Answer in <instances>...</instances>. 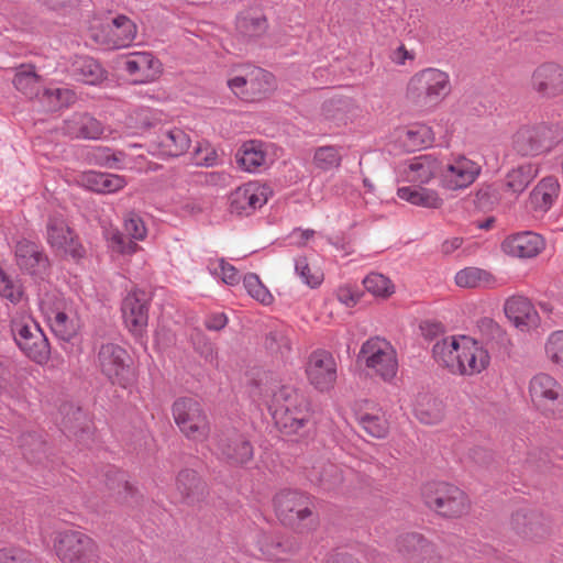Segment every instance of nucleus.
Returning <instances> with one entry per match:
<instances>
[{
	"instance_id": "1",
	"label": "nucleus",
	"mask_w": 563,
	"mask_h": 563,
	"mask_svg": "<svg viewBox=\"0 0 563 563\" xmlns=\"http://www.w3.org/2000/svg\"><path fill=\"white\" fill-rule=\"evenodd\" d=\"M432 355L450 373L463 376L482 373L490 361L487 350L467 335H450L437 341Z\"/></svg>"
},
{
	"instance_id": "2",
	"label": "nucleus",
	"mask_w": 563,
	"mask_h": 563,
	"mask_svg": "<svg viewBox=\"0 0 563 563\" xmlns=\"http://www.w3.org/2000/svg\"><path fill=\"white\" fill-rule=\"evenodd\" d=\"M268 409L278 428L285 433H299L311 423L312 411L307 397L290 385L272 388Z\"/></svg>"
},
{
	"instance_id": "3",
	"label": "nucleus",
	"mask_w": 563,
	"mask_h": 563,
	"mask_svg": "<svg viewBox=\"0 0 563 563\" xmlns=\"http://www.w3.org/2000/svg\"><path fill=\"white\" fill-rule=\"evenodd\" d=\"M275 515L280 523L298 533L314 531L319 517L311 497L302 492L285 489L274 497Z\"/></svg>"
},
{
	"instance_id": "4",
	"label": "nucleus",
	"mask_w": 563,
	"mask_h": 563,
	"mask_svg": "<svg viewBox=\"0 0 563 563\" xmlns=\"http://www.w3.org/2000/svg\"><path fill=\"white\" fill-rule=\"evenodd\" d=\"M450 92V75L434 67L417 71L407 85V98L420 108L439 106Z\"/></svg>"
},
{
	"instance_id": "5",
	"label": "nucleus",
	"mask_w": 563,
	"mask_h": 563,
	"mask_svg": "<svg viewBox=\"0 0 563 563\" xmlns=\"http://www.w3.org/2000/svg\"><path fill=\"white\" fill-rule=\"evenodd\" d=\"M10 331L20 351L31 361L38 365L49 361L48 339L31 314L23 311L12 316Z\"/></svg>"
},
{
	"instance_id": "6",
	"label": "nucleus",
	"mask_w": 563,
	"mask_h": 563,
	"mask_svg": "<svg viewBox=\"0 0 563 563\" xmlns=\"http://www.w3.org/2000/svg\"><path fill=\"white\" fill-rule=\"evenodd\" d=\"M53 550L62 563H98V543L87 533L75 529L54 532Z\"/></svg>"
},
{
	"instance_id": "7",
	"label": "nucleus",
	"mask_w": 563,
	"mask_h": 563,
	"mask_svg": "<svg viewBox=\"0 0 563 563\" xmlns=\"http://www.w3.org/2000/svg\"><path fill=\"white\" fill-rule=\"evenodd\" d=\"M40 309L53 333L63 341H70L78 332L79 322L73 302L60 294L45 295Z\"/></svg>"
},
{
	"instance_id": "8",
	"label": "nucleus",
	"mask_w": 563,
	"mask_h": 563,
	"mask_svg": "<svg viewBox=\"0 0 563 563\" xmlns=\"http://www.w3.org/2000/svg\"><path fill=\"white\" fill-rule=\"evenodd\" d=\"M358 357L373 375L384 382H391L397 375V352L391 343L384 338L373 336L366 340L361 346Z\"/></svg>"
},
{
	"instance_id": "9",
	"label": "nucleus",
	"mask_w": 563,
	"mask_h": 563,
	"mask_svg": "<svg viewBox=\"0 0 563 563\" xmlns=\"http://www.w3.org/2000/svg\"><path fill=\"white\" fill-rule=\"evenodd\" d=\"M426 505L439 515L456 518L467 512V496L459 487L448 483H430L422 490Z\"/></svg>"
},
{
	"instance_id": "10",
	"label": "nucleus",
	"mask_w": 563,
	"mask_h": 563,
	"mask_svg": "<svg viewBox=\"0 0 563 563\" xmlns=\"http://www.w3.org/2000/svg\"><path fill=\"white\" fill-rule=\"evenodd\" d=\"M555 132V126L543 122L522 125L512 136V148L521 156L548 153L558 143Z\"/></svg>"
},
{
	"instance_id": "11",
	"label": "nucleus",
	"mask_w": 563,
	"mask_h": 563,
	"mask_svg": "<svg viewBox=\"0 0 563 563\" xmlns=\"http://www.w3.org/2000/svg\"><path fill=\"white\" fill-rule=\"evenodd\" d=\"M45 239L48 246L57 255L70 257L74 261H79L86 255V250L78 235L60 213L48 217Z\"/></svg>"
},
{
	"instance_id": "12",
	"label": "nucleus",
	"mask_w": 563,
	"mask_h": 563,
	"mask_svg": "<svg viewBox=\"0 0 563 563\" xmlns=\"http://www.w3.org/2000/svg\"><path fill=\"white\" fill-rule=\"evenodd\" d=\"M173 416L180 431L190 440L205 441L210 432L207 415L192 398H179L173 405Z\"/></svg>"
},
{
	"instance_id": "13",
	"label": "nucleus",
	"mask_w": 563,
	"mask_h": 563,
	"mask_svg": "<svg viewBox=\"0 0 563 563\" xmlns=\"http://www.w3.org/2000/svg\"><path fill=\"white\" fill-rule=\"evenodd\" d=\"M13 253L18 268L33 280H45L51 275V260L40 243L20 239L14 245Z\"/></svg>"
},
{
	"instance_id": "14",
	"label": "nucleus",
	"mask_w": 563,
	"mask_h": 563,
	"mask_svg": "<svg viewBox=\"0 0 563 563\" xmlns=\"http://www.w3.org/2000/svg\"><path fill=\"white\" fill-rule=\"evenodd\" d=\"M123 229L126 235L117 228H109L104 231L108 247L122 255H131L140 250L135 241H143L147 236V228L143 218L133 211L123 217Z\"/></svg>"
},
{
	"instance_id": "15",
	"label": "nucleus",
	"mask_w": 563,
	"mask_h": 563,
	"mask_svg": "<svg viewBox=\"0 0 563 563\" xmlns=\"http://www.w3.org/2000/svg\"><path fill=\"white\" fill-rule=\"evenodd\" d=\"M97 363L101 373L112 383L125 387L131 378L130 355L121 345L102 343L98 350Z\"/></svg>"
},
{
	"instance_id": "16",
	"label": "nucleus",
	"mask_w": 563,
	"mask_h": 563,
	"mask_svg": "<svg viewBox=\"0 0 563 563\" xmlns=\"http://www.w3.org/2000/svg\"><path fill=\"white\" fill-rule=\"evenodd\" d=\"M528 391L533 406L545 415H553L555 406L563 398L562 385L555 377L543 372L531 377Z\"/></svg>"
},
{
	"instance_id": "17",
	"label": "nucleus",
	"mask_w": 563,
	"mask_h": 563,
	"mask_svg": "<svg viewBox=\"0 0 563 563\" xmlns=\"http://www.w3.org/2000/svg\"><path fill=\"white\" fill-rule=\"evenodd\" d=\"M137 26L126 15L119 14L92 31L93 40L110 49L128 47L136 37Z\"/></svg>"
},
{
	"instance_id": "18",
	"label": "nucleus",
	"mask_w": 563,
	"mask_h": 563,
	"mask_svg": "<svg viewBox=\"0 0 563 563\" xmlns=\"http://www.w3.org/2000/svg\"><path fill=\"white\" fill-rule=\"evenodd\" d=\"M482 167L478 163L459 155L442 164L440 183L449 190L464 189L471 186L479 176Z\"/></svg>"
},
{
	"instance_id": "19",
	"label": "nucleus",
	"mask_w": 563,
	"mask_h": 563,
	"mask_svg": "<svg viewBox=\"0 0 563 563\" xmlns=\"http://www.w3.org/2000/svg\"><path fill=\"white\" fill-rule=\"evenodd\" d=\"M530 89L542 99H555L563 96V65L556 62H543L531 73Z\"/></svg>"
},
{
	"instance_id": "20",
	"label": "nucleus",
	"mask_w": 563,
	"mask_h": 563,
	"mask_svg": "<svg viewBox=\"0 0 563 563\" xmlns=\"http://www.w3.org/2000/svg\"><path fill=\"white\" fill-rule=\"evenodd\" d=\"M255 543L263 558L274 562L289 561L301 547L299 539L295 536L267 531H260L256 534Z\"/></svg>"
},
{
	"instance_id": "21",
	"label": "nucleus",
	"mask_w": 563,
	"mask_h": 563,
	"mask_svg": "<svg viewBox=\"0 0 563 563\" xmlns=\"http://www.w3.org/2000/svg\"><path fill=\"white\" fill-rule=\"evenodd\" d=\"M122 69L137 84H148L162 74V63L152 52L134 51L120 57Z\"/></svg>"
},
{
	"instance_id": "22",
	"label": "nucleus",
	"mask_w": 563,
	"mask_h": 563,
	"mask_svg": "<svg viewBox=\"0 0 563 563\" xmlns=\"http://www.w3.org/2000/svg\"><path fill=\"white\" fill-rule=\"evenodd\" d=\"M306 375L316 389L325 391L332 388L338 376L332 353L322 349L313 351L307 360Z\"/></svg>"
},
{
	"instance_id": "23",
	"label": "nucleus",
	"mask_w": 563,
	"mask_h": 563,
	"mask_svg": "<svg viewBox=\"0 0 563 563\" xmlns=\"http://www.w3.org/2000/svg\"><path fill=\"white\" fill-rule=\"evenodd\" d=\"M150 298L143 290L135 289L124 297L121 311L128 330L135 336H142L148 322Z\"/></svg>"
},
{
	"instance_id": "24",
	"label": "nucleus",
	"mask_w": 563,
	"mask_h": 563,
	"mask_svg": "<svg viewBox=\"0 0 563 563\" xmlns=\"http://www.w3.org/2000/svg\"><path fill=\"white\" fill-rule=\"evenodd\" d=\"M190 143L189 135L183 129L164 126L151 135L150 148L154 155L177 157L187 152Z\"/></svg>"
},
{
	"instance_id": "25",
	"label": "nucleus",
	"mask_w": 563,
	"mask_h": 563,
	"mask_svg": "<svg viewBox=\"0 0 563 563\" xmlns=\"http://www.w3.org/2000/svg\"><path fill=\"white\" fill-rule=\"evenodd\" d=\"M269 189L265 185L250 181L238 187L230 195V212L249 216L267 202Z\"/></svg>"
},
{
	"instance_id": "26",
	"label": "nucleus",
	"mask_w": 563,
	"mask_h": 563,
	"mask_svg": "<svg viewBox=\"0 0 563 563\" xmlns=\"http://www.w3.org/2000/svg\"><path fill=\"white\" fill-rule=\"evenodd\" d=\"M442 162L431 154L412 157L398 166L400 180L411 184H428L432 178L439 176Z\"/></svg>"
},
{
	"instance_id": "27",
	"label": "nucleus",
	"mask_w": 563,
	"mask_h": 563,
	"mask_svg": "<svg viewBox=\"0 0 563 563\" xmlns=\"http://www.w3.org/2000/svg\"><path fill=\"white\" fill-rule=\"evenodd\" d=\"M504 312L507 319L520 331L536 329L540 324V316L531 300L522 295H512L505 300Z\"/></svg>"
},
{
	"instance_id": "28",
	"label": "nucleus",
	"mask_w": 563,
	"mask_h": 563,
	"mask_svg": "<svg viewBox=\"0 0 563 563\" xmlns=\"http://www.w3.org/2000/svg\"><path fill=\"white\" fill-rule=\"evenodd\" d=\"M543 238L532 231H522L510 234L501 242L505 254L516 258H532L544 249Z\"/></svg>"
},
{
	"instance_id": "29",
	"label": "nucleus",
	"mask_w": 563,
	"mask_h": 563,
	"mask_svg": "<svg viewBox=\"0 0 563 563\" xmlns=\"http://www.w3.org/2000/svg\"><path fill=\"white\" fill-rule=\"evenodd\" d=\"M222 459L231 465H243L252 460L253 446L249 439L236 430L223 433L218 443Z\"/></svg>"
},
{
	"instance_id": "30",
	"label": "nucleus",
	"mask_w": 563,
	"mask_h": 563,
	"mask_svg": "<svg viewBox=\"0 0 563 563\" xmlns=\"http://www.w3.org/2000/svg\"><path fill=\"white\" fill-rule=\"evenodd\" d=\"M63 133L71 139L99 140L104 126L96 118L86 112L73 113L64 121Z\"/></svg>"
},
{
	"instance_id": "31",
	"label": "nucleus",
	"mask_w": 563,
	"mask_h": 563,
	"mask_svg": "<svg viewBox=\"0 0 563 563\" xmlns=\"http://www.w3.org/2000/svg\"><path fill=\"white\" fill-rule=\"evenodd\" d=\"M235 161L247 173H261L271 164L266 144L256 140L243 143L235 154Z\"/></svg>"
},
{
	"instance_id": "32",
	"label": "nucleus",
	"mask_w": 563,
	"mask_h": 563,
	"mask_svg": "<svg viewBox=\"0 0 563 563\" xmlns=\"http://www.w3.org/2000/svg\"><path fill=\"white\" fill-rule=\"evenodd\" d=\"M70 76L87 85H98L106 78L101 65L89 56H76L68 68Z\"/></svg>"
},
{
	"instance_id": "33",
	"label": "nucleus",
	"mask_w": 563,
	"mask_h": 563,
	"mask_svg": "<svg viewBox=\"0 0 563 563\" xmlns=\"http://www.w3.org/2000/svg\"><path fill=\"white\" fill-rule=\"evenodd\" d=\"M560 188V183L555 177L542 178L530 194L533 208L544 212L548 211L556 201Z\"/></svg>"
},
{
	"instance_id": "34",
	"label": "nucleus",
	"mask_w": 563,
	"mask_h": 563,
	"mask_svg": "<svg viewBox=\"0 0 563 563\" xmlns=\"http://www.w3.org/2000/svg\"><path fill=\"white\" fill-rule=\"evenodd\" d=\"M398 547L401 552L409 554L417 563H429L435 553L434 547L418 533H407L400 537Z\"/></svg>"
},
{
	"instance_id": "35",
	"label": "nucleus",
	"mask_w": 563,
	"mask_h": 563,
	"mask_svg": "<svg viewBox=\"0 0 563 563\" xmlns=\"http://www.w3.org/2000/svg\"><path fill=\"white\" fill-rule=\"evenodd\" d=\"M539 168L532 163L519 165L505 177V189L516 197L522 194L538 176Z\"/></svg>"
},
{
	"instance_id": "36",
	"label": "nucleus",
	"mask_w": 563,
	"mask_h": 563,
	"mask_svg": "<svg viewBox=\"0 0 563 563\" xmlns=\"http://www.w3.org/2000/svg\"><path fill=\"white\" fill-rule=\"evenodd\" d=\"M397 196L411 205L423 208L438 209L443 205L442 198L435 190L423 188L421 186L400 187L397 190Z\"/></svg>"
},
{
	"instance_id": "37",
	"label": "nucleus",
	"mask_w": 563,
	"mask_h": 563,
	"mask_svg": "<svg viewBox=\"0 0 563 563\" xmlns=\"http://www.w3.org/2000/svg\"><path fill=\"white\" fill-rule=\"evenodd\" d=\"M415 416L424 424H437L444 417V405L431 395H420L415 405Z\"/></svg>"
},
{
	"instance_id": "38",
	"label": "nucleus",
	"mask_w": 563,
	"mask_h": 563,
	"mask_svg": "<svg viewBox=\"0 0 563 563\" xmlns=\"http://www.w3.org/2000/svg\"><path fill=\"white\" fill-rule=\"evenodd\" d=\"M13 85L18 91L29 99H38L43 89L42 79L31 65H22L18 68Z\"/></svg>"
},
{
	"instance_id": "39",
	"label": "nucleus",
	"mask_w": 563,
	"mask_h": 563,
	"mask_svg": "<svg viewBox=\"0 0 563 563\" xmlns=\"http://www.w3.org/2000/svg\"><path fill=\"white\" fill-rule=\"evenodd\" d=\"M76 93L66 87L43 88L38 101L47 111H58L75 103Z\"/></svg>"
},
{
	"instance_id": "40",
	"label": "nucleus",
	"mask_w": 563,
	"mask_h": 563,
	"mask_svg": "<svg viewBox=\"0 0 563 563\" xmlns=\"http://www.w3.org/2000/svg\"><path fill=\"white\" fill-rule=\"evenodd\" d=\"M357 420L363 430L373 438L383 439L388 434L389 424L385 412L379 407L361 412Z\"/></svg>"
},
{
	"instance_id": "41",
	"label": "nucleus",
	"mask_w": 563,
	"mask_h": 563,
	"mask_svg": "<svg viewBox=\"0 0 563 563\" xmlns=\"http://www.w3.org/2000/svg\"><path fill=\"white\" fill-rule=\"evenodd\" d=\"M246 70L250 100L261 98L274 88V76L267 70L255 67L244 66Z\"/></svg>"
},
{
	"instance_id": "42",
	"label": "nucleus",
	"mask_w": 563,
	"mask_h": 563,
	"mask_svg": "<svg viewBox=\"0 0 563 563\" xmlns=\"http://www.w3.org/2000/svg\"><path fill=\"white\" fill-rule=\"evenodd\" d=\"M124 153L112 152L111 148L106 146H92L86 150L84 159L89 165H96L106 168L121 169Z\"/></svg>"
},
{
	"instance_id": "43",
	"label": "nucleus",
	"mask_w": 563,
	"mask_h": 563,
	"mask_svg": "<svg viewBox=\"0 0 563 563\" xmlns=\"http://www.w3.org/2000/svg\"><path fill=\"white\" fill-rule=\"evenodd\" d=\"M176 490L180 501L189 504L202 494L203 486L195 471L183 470L176 478Z\"/></svg>"
},
{
	"instance_id": "44",
	"label": "nucleus",
	"mask_w": 563,
	"mask_h": 563,
	"mask_svg": "<svg viewBox=\"0 0 563 563\" xmlns=\"http://www.w3.org/2000/svg\"><path fill=\"white\" fill-rule=\"evenodd\" d=\"M0 296L13 305L27 302L22 282L10 276L2 267H0Z\"/></svg>"
},
{
	"instance_id": "45",
	"label": "nucleus",
	"mask_w": 563,
	"mask_h": 563,
	"mask_svg": "<svg viewBox=\"0 0 563 563\" xmlns=\"http://www.w3.org/2000/svg\"><path fill=\"white\" fill-rule=\"evenodd\" d=\"M434 142V133L427 124H415L407 129L402 136V143L408 151L431 146Z\"/></svg>"
},
{
	"instance_id": "46",
	"label": "nucleus",
	"mask_w": 563,
	"mask_h": 563,
	"mask_svg": "<svg viewBox=\"0 0 563 563\" xmlns=\"http://www.w3.org/2000/svg\"><path fill=\"white\" fill-rule=\"evenodd\" d=\"M494 276L478 267H466L455 275V283L463 288L487 287L494 283Z\"/></svg>"
},
{
	"instance_id": "47",
	"label": "nucleus",
	"mask_w": 563,
	"mask_h": 563,
	"mask_svg": "<svg viewBox=\"0 0 563 563\" xmlns=\"http://www.w3.org/2000/svg\"><path fill=\"white\" fill-rule=\"evenodd\" d=\"M311 481H316L324 490L334 492L338 490L343 481L342 470L332 463H327L322 466V470L318 472Z\"/></svg>"
},
{
	"instance_id": "48",
	"label": "nucleus",
	"mask_w": 563,
	"mask_h": 563,
	"mask_svg": "<svg viewBox=\"0 0 563 563\" xmlns=\"http://www.w3.org/2000/svg\"><path fill=\"white\" fill-rule=\"evenodd\" d=\"M365 289L375 297L388 298L395 292V285L380 273H369L364 279Z\"/></svg>"
},
{
	"instance_id": "49",
	"label": "nucleus",
	"mask_w": 563,
	"mask_h": 563,
	"mask_svg": "<svg viewBox=\"0 0 563 563\" xmlns=\"http://www.w3.org/2000/svg\"><path fill=\"white\" fill-rule=\"evenodd\" d=\"M342 155L340 148L335 146L318 147L313 155V164L317 168L329 172L340 167Z\"/></svg>"
},
{
	"instance_id": "50",
	"label": "nucleus",
	"mask_w": 563,
	"mask_h": 563,
	"mask_svg": "<svg viewBox=\"0 0 563 563\" xmlns=\"http://www.w3.org/2000/svg\"><path fill=\"white\" fill-rule=\"evenodd\" d=\"M295 273L310 288L320 286L323 280V274L320 269L311 267L306 256L295 258Z\"/></svg>"
},
{
	"instance_id": "51",
	"label": "nucleus",
	"mask_w": 563,
	"mask_h": 563,
	"mask_svg": "<svg viewBox=\"0 0 563 563\" xmlns=\"http://www.w3.org/2000/svg\"><path fill=\"white\" fill-rule=\"evenodd\" d=\"M243 286L246 289L247 294L262 305L268 306L273 302V295L263 285L260 277L256 274H246L243 278Z\"/></svg>"
},
{
	"instance_id": "52",
	"label": "nucleus",
	"mask_w": 563,
	"mask_h": 563,
	"mask_svg": "<svg viewBox=\"0 0 563 563\" xmlns=\"http://www.w3.org/2000/svg\"><path fill=\"white\" fill-rule=\"evenodd\" d=\"M547 357L563 368V330L552 332L544 344Z\"/></svg>"
},
{
	"instance_id": "53",
	"label": "nucleus",
	"mask_w": 563,
	"mask_h": 563,
	"mask_svg": "<svg viewBox=\"0 0 563 563\" xmlns=\"http://www.w3.org/2000/svg\"><path fill=\"white\" fill-rule=\"evenodd\" d=\"M208 268L211 274L221 277L223 283L233 286L240 282V274L238 269L225 262L224 258H219L217 262H210Z\"/></svg>"
},
{
	"instance_id": "54",
	"label": "nucleus",
	"mask_w": 563,
	"mask_h": 563,
	"mask_svg": "<svg viewBox=\"0 0 563 563\" xmlns=\"http://www.w3.org/2000/svg\"><path fill=\"white\" fill-rule=\"evenodd\" d=\"M23 455L30 461H36L37 454L44 453L45 442L36 433L23 434L20 439Z\"/></svg>"
},
{
	"instance_id": "55",
	"label": "nucleus",
	"mask_w": 563,
	"mask_h": 563,
	"mask_svg": "<svg viewBox=\"0 0 563 563\" xmlns=\"http://www.w3.org/2000/svg\"><path fill=\"white\" fill-rule=\"evenodd\" d=\"M238 27L245 36L256 37L266 31L267 22L263 15L244 16L239 20Z\"/></svg>"
},
{
	"instance_id": "56",
	"label": "nucleus",
	"mask_w": 563,
	"mask_h": 563,
	"mask_svg": "<svg viewBox=\"0 0 563 563\" xmlns=\"http://www.w3.org/2000/svg\"><path fill=\"white\" fill-rule=\"evenodd\" d=\"M266 346L273 352L284 354L291 349V341L288 331L280 328L272 330L266 338Z\"/></svg>"
},
{
	"instance_id": "57",
	"label": "nucleus",
	"mask_w": 563,
	"mask_h": 563,
	"mask_svg": "<svg viewBox=\"0 0 563 563\" xmlns=\"http://www.w3.org/2000/svg\"><path fill=\"white\" fill-rule=\"evenodd\" d=\"M0 563H40L31 552L20 548L0 549Z\"/></svg>"
},
{
	"instance_id": "58",
	"label": "nucleus",
	"mask_w": 563,
	"mask_h": 563,
	"mask_svg": "<svg viewBox=\"0 0 563 563\" xmlns=\"http://www.w3.org/2000/svg\"><path fill=\"white\" fill-rule=\"evenodd\" d=\"M228 87L231 91L241 99L250 100L247 75L244 67L239 73L228 80Z\"/></svg>"
},
{
	"instance_id": "59",
	"label": "nucleus",
	"mask_w": 563,
	"mask_h": 563,
	"mask_svg": "<svg viewBox=\"0 0 563 563\" xmlns=\"http://www.w3.org/2000/svg\"><path fill=\"white\" fill-rule=\"evenodd\" d=\"M102 173L89 170L79 175L78 184L97 194H102Z\"/></svg>"
},
{
	"instance_id": "60",
	"label": "nucleus",
	"mask_w": 563,
	"mask_h": 563,
	"mask_svg": "<svg viewBox=\"0 0 563 563\" xmlns=\"http://www.w3.org/2000/svg\"><path fill=\"white\" fill-rule=\"evenodd\" d=\"M102 194H114L126 186V180L123 176L102 173Z\"/></svg>"
},
{
	"instance_id": "61",
	"label": "nucleus",
	"mask_w": 563,
	"mask_h": 563,
	"mask_svg": "<svg viewBox=\"0 0 563 563\" xmlns=\"http://www.w3.org/2000/svg\"><path fill=\"white\" fill-rule=\"evenodd\" d=\"M338 300L346 307H354L360 301V294L352 286H340L335 292Z\"/></svg>"
},
{
	"instance_id": "62",
	"label": "nucleus",
	"mask_w": 563,
	"mask_h": 563,
	"mask_svg": "<svg viewBox=\"0 0 563 563\" xmlns=\"http://www.w3.org/2000/svg\"><path fill=\"white\" fill-rule=\"evenodd\" d=\"M415 58V52L407 49L406 46L402 44L390 53L391 62L399 66L406 65L408 60L412 62Z\"/></svg>"
},
{
	"instance_id": "63",
	"label": "nucleus",
	"mask_w": 563,
	"mask_h": 563,
	"mask_svg": "<svg viewBox=\"0 0 563 563\" xmlns=\"http://www.w3.org/2000/svg\"><path fill=\"white\" fill-rule=\"evenodd\" d=\"M228 323V317L223 312H212L207 316L205 325L210 331H220Z\"/></svg>"
},
{
	"instance_id": "64",
	"label": "nucleus",
	"mask_w": 563,
	"mask_h": 563,
	"mask_svg": "<svg viewBox=\"0 0 563 563\" xmlns=\"http://www.w3.org/2000/svg\"><path fill=\"white\" fill-rule=\"evenodd\" d=\"M424 338L432 339L443 331V327L438 322L426 321L420 325Z\"/></svg>"
}]
</instances>
